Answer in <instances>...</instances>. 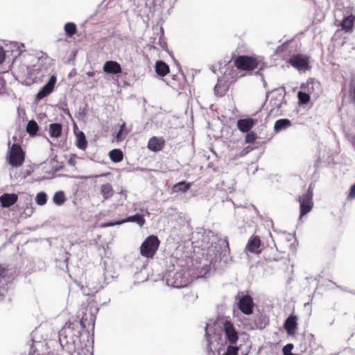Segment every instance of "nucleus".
<instances>
[{
	"mask_svg": "<svg viewBox=\"0 0 355 355\" xmlns=\"http://www.w3.org/2000/svg\"><path fill=\"white\" fill-rule=\"evenodd\" d=\"M129 130L126 128V124L125 122L122 123L120 126V130L117 132L116 135V139L117 141H121L125 139L126 136L128 135Z\"/></svg>",
	"mask_w": 355,
	"mask_h": 355,
	"instance_id": "nucleus-27",
	"label": "nucleus"
},
{
	"mask_svg": "<svg viewBox=\"0 0 355 355\" xmlns=\"http://www.w3.org/2000/svg\"><path fill=\"white\" fill-rule=\"evenodd\" d=\"M25 156L26 153L20 144H13L10 146V142H8L7 161L12 167L21 166L25 161Z\"/></svg>",
	"mask_w": 355,
	"mask_h": 355,
	"instance_id": "nucleus-1",
	"label": "nucleus"
},
{
	"mask_svg": "<svg viewBox=\"0 0 355 355\" xmlns=\"http://www.w3.org/2000/svg\"><path fill=\"white\" fill-rule=\"evenodd\" d=\"M253 150H254L253 147H252L250 146H248L245 147L243 149H242V150L236 155V157H244Z\"/></svg>",
	"mask_w": 355,
	"mask_h": 355,
	"instance_id": "nucleus-39",
	"label": "nucleus"
},
{
	"mask_svg": "<svg viewBox=\"0 0 355 355\" xmlns=\"http://www.w3.org/2000/svg\"><path fill=\"white\" fill-rule=\"evenodd\" d=\"M257 123V121L252 118L239 119L236 122L238 129L242 132H248Z\"/></svg>",
	"mask_w": 355,
	"mask_h": 355,
	"instance_id": "nucleus-14",
	"label": "nucleus"
},
{
	"mask_svg": "<svg viewBox=\"0 0 355 355\" xmlns=\"http://www.w3.org/2000/svg\"><path fill=\"white\" fill-rule=\"evenodd\" d=\"M291 125V122L288 119H282L275 121L274 130L276 132L285 130Z\"/></svg>",
	"mask_w": 355,
	"mask_h": 355,
	"instance_id": "nucleus-23",
	"label": "nucleus"
},
{
	"mask_svg": "<svg viewBox=\"0 0 355 355\" xmlns=\"http://www.w3.org/2000/svg\"><path fill=\"white\" fill-rule=\"evenodd\" d=\"M297 316L290 315L284 322V328L290 336L295 335L297 329Z\"/></svg>",
	"mask_w": 355,
	"mask_h": 355,
	"instance_id": "nucleus-10",
	"label": "nucleus"
},
{
	"mask_svg": "<svg viewBox=\"0 0 355 355\" xmlns=\"http://www.w3.org/2000/svg\"><path fill=\"white\" fill-rule=\"evenodd\" d=\"M18 200V196L15 193H3L0 196V203L3 207H10Z\"/></svg>",
	"mask_w": 355,
	"mask_h": 355,
	"instance_id": "nucleus-17",
	"label": "nucleus"
},
{
	"mask_svg": "<svg viewBox=\"0 0 355 355\" xmlns=\"http://www.w3.org/2000/svg\"><path fill=\"white\" fill-rule=\"evenodd\" d=\"M160 241L157 236H148L140 246V254L142 257L153 259L155 255Z\"/></svg>",
	"mask_w": 355,
	"mask_h": 355,
	"instance_id": "nucleus-5",
	"label": "nucleus"
},
{
	"mask_svg": "<svg viewBox=\"0 0 355 355\" xmlns=\"http://www.w3.org/2000/svg\"><path fill=\"white\" fill-rule=\"evenodd\" d=\"M164 145L165 141L162 137H153L148 141V148L151 151L158 152L164 147Z\"/></svg>",
	"mask_w": 355,
	"mask_h": 355,
	"instance_id": "nucleus-16",
	"label": "nucleus"
},
{
	"mask_svg": "<svg viewBox=\"0 0 355 355\" xmlns=\"http://www.w3.org/2000/svg\"><path fill=\"white\" fill-rule=\"evenodd\" d=\"M46 194L44 192H40L37 194L36 202L39 205H44L46 203Z\"/></svg>",
	"mask_w": 355,
	"mask_h": 355,
	"instance_id": "nucleus-35",
	"label": "nucleus"
},
{
	"mask_svg": "<svg viewBox=\"0 0 355 355\" xmlns=\"http://www.w3.org/2000/svg\"><path fill=\"white\" fill-rule=\"evenodd\" d=\"M5 59V52L2 47H0V64H1Z\"/></svg>",
	"mask_w": 355,
	"mask_h": 355,
	"instance_id": "nucleus-43",
	"label": "nucleus"
},
{
	"mask_svg": "<svg viewBox=\"0 0 355 355\" xmlns=\"http://www.w3.org/2000/svg\"><path fill=\"white\" fill-rule=\"evenodd\" d=\"M56 76H51L49 82L36 94V100L40 101L49 95L54 89L56 83Z\"/></svg>",
	"mask_w": 355,
	"mask_h": 355,
	"instance_id": "nucleus-9",
	"label": "nucleus"
},
{
	"mask_svg": "<svg viewBox=\"0 0 355 355\" xmlns=\"http://www.w3.org/2000/svg\"><path fill=\"white\" fill-rule=\"evenodd\" d=\"M110 174V173H102L100 175H95V178L107 176Z\"/></svg>",
	"mask_w": 355,
	"mask_h": 355,
	"instance_id": "nucleus-44",
	"label": "nucleus"
},
{
	"mask_svg": "<svg viewBox=\"0 0 355 355\" xmlns=\"http://www.w3.org/2000/svg\"><path fill=\"white\" fill-rule=\"evenodd\" d=\"M298 103L300 105H306L310 101V94L304 90L297 92Z\"/></svg>",
	"mask_w": 355,
	"mask_h": 355,
	"instance_id": "nucleus-29",
	"label": "nucleus"
},
{
	"mask_svg": "<svg viewBox=\"0 0 355 355\" xmlns=\"http://www.w3.org/2000/svg\"><path fill=\"white\" fill-rule=\"evenodd\" d=\"M253 300L249 295H243L239 297V310L245 315H250L253 311Z\"/></svg>",
	"mask_w": 355,
	"mask_h": 355,
	"instance_id": "nucleus-7",
	"label": "nucleus"
},
{
	"mask_svg": "<svg viewBox=\"0 0 355 355\" xmlns=\"http://www.w3.org/2000/svg\"><path fill=\"white\" fill-rule=\"evenodd\" d=\"M313 189L314 184H311L309 186L307 191L300 196L297 198V201L300 203V216L303 217L308 213H309L313 207Z\"/></svg>",
	"mask_w": 355,
	"mask_h": 355,
	"instance_id": "nucleus-4",
	"label": "nucleus"
},
{
	"mask_svg": "<svg viewBox=\"0 0 355 355\" xmlns=\"http://www.w3.org/2000/svg\"><path fill=\"white\" fill-rule=\"evenodd\" d=\"M56 76H51L49 82L36 94V100L40 101L49 95L54 89L56 83Z\"/></svg>",
	"mask_w": 355,
	"mask_h": 355,
	"instance_id": "nucleus-8",
	"label": "nucleus"
},
{
	"mask_svg": "<svg viewBox=\"0 0 355 355\" xmlns=\"http://www.w3.org/2000/svg\"><path fill=\"white\" fill-rule=\"evenodd\" d=\"M257 138V136L256 132H254V131H249L245 136L244 141L245 144H252L255 141Z\"/></svg>",
	"mask_w": 355,
	"mask_h": 355,
	"instance_id": "nucleus-34",
	"label": "nucleus"
},
{
	"mask_svg": "<svg viewBox=\"0 0 355 355\" xmlns=\"http://www.w3.org/2000/svg\"><path fill=\"white\" fill-rule=\"evenodd\" d=\"M87 75H88L89 76H90V77H93V76L95 75V73H94V72H93V71H89V72L87 73Z\"/></svg>",
	"mask_w": 355,
	"mask_h": 355,
	"instance_id": "nucleus-45",
	"label": "nucleus"
},
{
	"mask_svg": "<svg viewBox=\"0 0 355 355\" xmlns=\"http://www.w3.org/2000/svg\"><path fill=\"white\" fill-rule=\"evenodd\" d=\"M80 324H81L83 327H85L83 320H78V319H74L73 320H69L67 322L63 327H67L68 330L78 337L80 334L78 329Z\"/></svg>",
	"mask_w": 355,
	"mask_h": 355,
	"instance_id": "nucleus-18",
	"label": "nucleus"
},
{
	"mask_svg": "<svg viewBox=\"0 0 355 355\" xmlns=\"http://www.w3.org/2000/svg\"><path fill=\"white\" fill-rule=\"evenodd\" d=\"M239 77H233V80H231V83L235 82Z\"/></svg>",
	"mask_w": 355,
	"mask_h": 355,
	"instance_id": "nucleus-47",
	"label": "nucleus"
},
{
	"mask_svg": "<svg viewBox=\"0 0 355 355\" xmlns=\"http://www.w3.org/2000/svg\"><path fill=\"white\" fill-rule=\"evenodd\" d=\"M155 71L162 77H164L170 72L168 65L164 61H157L155 64Z\"/></svg>",
	"mask_w": 355,
	"mask_h": 355,
	"instance_id": "nucleus-21",
	"label": "nucleus"
},
{
	"mask_svg": "<svg viewBox=\"0 0 355 355\" xmlns=\"http://www.w3.org/2000/svg\"><path fill=\"white\" fill-rule=\"evenodd\" d=\"M293 349V344L288 343V344L286 345L283 347V349H282L284 355H295V354H293L291 352Z\"/></svg>",
	"mask_w": 355,
	"mask_h": 355,
	"instance_id": "nucleus-38",
	"label": "nucleus"
},
{
	"mask_svg": "<svg viewBox=\"0 0 355 355\" xmlns=\"http://www.w3.org/2000/svg\"><path fill=\"white\" fill-rule=\"evenodd\" d=\"M300 88L309 94H312L320 90V83L313 78H309L306 83L301 85Z\"/></svg>",
	"mask_w": 355,
	"mask_h": 355,
	"instance_id": "nucleus-12",
	"label": "nucleus"
},
{
	"mask_svg": "<svg viewBox=\"0 0 355 355\" xmlns=\"http://www.w3.org/2000/svg\"><path fill=\"white\" fill-rule=\"evenodd\" d=\"M69 163L71 165H74L75 164V161H74V159H72L71 158H70L69 160Z\"/></svg>",
	"mask_w": 355,
	"mask_h": 355,
	"instance_id": "nucleus-46",
	"label": "nucleus"
},
{
	"mask_svg": "<svg viewBox=\"0 0 355 355\" xmlns=\"http://www.w3.org/2000/svg\"><path fill=\"white\" fill-rule=\"evenodd\" d=\"M76 352V355H93L92 352L89 348L87 347H77L76 350L73 352Z\"/></svg>",
	"mask_w": 355,
	"mask_h": 355,
	"instance_id": "nucleus-36",
	"label": "nucleus"
},
{
	"mask_svg": "<svg viewBox=\"0 0 355 355\" xmlns=\"http://www.w3.org/2000/svg\"><path fill=\"white\" fill-rule=\"evenodd\" d=\"M280 106H281V103H279L277 104V107H280Z\"/></svg>",
	"mask_w": 355,
	"mask_h": 355,
	"instance_id": "nucleus-49",
	"label": "nucleus"
},
{
	"mask_svg": "<svg viewBox=\"0 0 355 355\" xmlns=\"http://www.w3.org/2000/svg\"><path fill=\"white\" fill-rule=\"evenodd\" d=\"M78 337L71 333L67 327H62L59 331V342L62 349L69 353L76 350Z\"/></svg>",
	"mask_w": 355,
	"mask_h": 355,
	"instance_id": "nucleus-3",
	"label": "nucleus"
},
{
	"mask_svg": "<svg viewBox=\"0 0 355 355\" xmlns=\"http://www.w3.org/2000/svg\"><path fill=\"white\" fill-rule=\"evenodd\" d=\"M8 269L0 263V278H4L6 276Z\"/></svg>",
	"mask_w": 355,
	"mask_h": 355,
	"instance_id": "nucleus-41",
	"label": "nucleus"
},
{
	"mask_svg": "<svg viewBox=\"0 0 355 355\" xmlns=\"http://www.w3.org/2000/svg\"><path fill=\"white\" fill-rule=\"evenodd\" d=\"M349 97L354 102L355 101V85H351L349 89Z\"/></svg>",
	"mask_w": 355,
	"mask_h": 355,
	"instance_id": "nucleus-42",
	"label": "nucleus"
},
{
	"mask_svg": "<svg viewBox=\"0 0 355 355\" xmlns=\"http://www.w3.org/2000/svg\"><path fill=\"white\" fill-rule=\"evenodd\" d=\"M65 34L68 37H72L77 32L76 25L73 22H67L64 27Z\"/></svg>",
	"mask_w": 355,
	"mask_h": 355,
	"instance_id": "nucleus-28",
	"label": "nucleus"
},
{
	"mask_svg": "<svg viewBox=\"0 0 355 355\" xmlns=\"http://www.w3.org/2000/svg\"><path fill=\"white\" fill-rule=\"evenodd\" d=\"M347 198L349 200L355 198V183L350 187L349 192L347 195Z\"/></svg>",
	"mask_w": 355,
	"mask_h": 355,
	"instance_id": "nucleus-40",
	"label": "nucleus"
},
{
	"mask_svg": "<svg viewBox=\"0 0 355 355\" xmlns=\"http://www.w3.org/2000/svg\"><path fill=\"white\" fill-rule=\"evenodd\" d=\"M355 22V16L352 14L345 16L342 22L340 23V26L342 30L345 32H351L354 28Z\"/></svg>",
	"mask_w": 355,
	"mask_h": 355,
	"instance_id": "nucleus-19",
	"label": "nucleus"
},
{
	"mask_svg": "<svg viewBox=\"0 0 355 355\" xmlns=\"http://www.w3.org/2000/svg\"><path fill=\"white\" fill-rule=\"evenodd\" d=\"M103 70L105 73L112 74H118L122 71L120 64L116 61L112 60L105 62L103 67Z\"/></svg>",
	"mask_w": 355,
	"mask_h": 355,
	"instance_id": "nucleus-15",
	"label": "nucleus"
},
{
	"mask_svg": "<svg viewBox=\"0 0 355 355\" xmlns=\"http://www.w3.org/2000/svg\"><path fill=\"white\" fill-rule=\"evenodd\" d=\"M221 80L218 79V83L214 87V92L216 94L220 96L224 95L225 92L227 90V87L221 83Z\"/></svg>",
	"mask_w": 355,
	"mask_h": 355,
	"instance_id": "nucleus-32",
	"label": "nucleus"
},
{
	"mask_svg": "<svg viewBox=\"0 0 355 355\" xmlns=\"http://www.w3.org/2000/svg\"><path fill=\"white\" fill-rule=\"evenodd\" d=\"M66 200L64 194L62 191H58L55 193L53 196V202L58 205H62Z\"/></svg>",
	"mask_w": 355,
	"mask_h": 355,
	"instance_id": "nucleus-33",
	"label": "nucleus"
},
{
	"mask_svg": "<svg viewBox=\"0 0 355 355\" xmlns=\"http://www.w3.org/2000/svg\"><path fill=\"white\" fill-rule=\"evenodd\" d=\"M224 331L227 340L231 344H236L239 338L238 334L231 322L225 321L224 323Z\"/></svg>",
	"mask_w": 355,
	"mask_h": 355,
	"instance_id": "nucleus-11",
	"label": "nucleus"
},
{
	"mask_svg": "<svg viewBox=\"0 0 355 355\" xmlns=\"http://www.w3.org/2000/svg\"><path fill=\"white\" fill-rule=\"evenodd\" d=\"M260 61L257 57L239 55L234 60V66L241 71L252 72L259 67Z\"/></svg>",
	"mask_w": 355,
	"mask_h": 355,
	"instance_id": "nucleus-2",
	"label": "nucleus"
},
{
	"mask_svg": "<svg viewBox=\"0 0 355 355\" xmlns=\"http://www.w3.org/2000/svg\"><path fill=\"white\" fill-rule=\"evenodd\" d=\"M100 193L105 200L110 198L114 195V190L110 183H106L101 186Z\"/></svg>",
	"mask_w": 355,
	"mask_h": 355,
	"instance_id": "nucleus-22",
	"label": "nucleus"
},
{
	"mask_svg": "<svg viewBox=\"0 0 355 355\" xmlns=\"http://www.w3.org/2000/svg\"><path fill=\"white\" fill-rule=\"evenodd\" d=\"M190 187H191L190 183H186L185 182L182 181V182H180L177 184H175L173 186V189L175 192H178V191L186 192L189 189Z\"/></svg>",
	"mask_w": 355,
	"mask_h": 355,
	"instance_id": "nucleus-30",
	"label": "nucleus"
},
{
	"mask_svg": "<svg viewBox=\"0 0 355 355\" xmlns=\"http://www.w3.org/2000/svg\"><path fill=\"white\" fill-rule=\"evenodd\" d=\"M12 139L14 141H17V137L14 136V137H12Z\"/></svg>",
	"mask_w": 355,
	"mask_h": 355,
	"instance_id": "nucleus-48",
	"label": "nucleus"
},
{
	"mask_svg": "<svg viewBox=\"0 0 355 355\" xmlns=\"http://www.w3.org/2000/svg\"><path fill=\"white\" fill-rule=\"evenodd\" d=\"M39 130V127L36 121L32 120L30 121L26 126V131L31 135H35L37 134Z\"/></svg>",
	"mask_w": 355,
	"mask_h": 355,
	"instance_id": "nucleus-31",
	"label": "nucleus"
},
{
	"mask_svg": "<svg viewBox=\"0 0 355 355\" xmlns=\"http://www.w3.org/2000/svg\"><path fill=\"white\" fill-rule=\"evenodd\" d=\"M261 239L258 236H253L250 238L245 247V250L254 254H260L261 250Z\"/></svg>",
	"mask_w": 355,
	"mask_h": 355,
	"instance_id": "nucleus-13",
	"label": "nucleus"
},
{
	"mask_svg": "<svg viewBox=\"0 0 355 355\" xmlns=\"http://www.w3.org/2000/svg\"><path fill=\"white\" fill-rule=\"evenodd\" d=\"M62 126L60 123H54L49 125V135L51 137L58 138L61 136Z\"/></svg>",
	"mask_w": 355,
	"mask_h": 355,
	"instance_id": "nucleus-24",
	"label": "nucleus"
},
{
	"mask_svg": "<svg viewBox=\"0 0 355 355\" xmlns=\"http://www.w3.org/2000/svg\"><path fill=\"white\" fill-rule=\"evenodd\" d=\"M288 63L298 71H306L311 69L309 57L301 53L293 55L288 60Z\"/></svg>",
	"mask_w": 355,
	"mask_h": 355,
	"instance_id": "nucleus-6",
	"label": "nucleus"
},
{
	"mask_svg": "<svg viewBox=\"0 0 355 355\" xmlns=\"http://www.w3.org/2000/svg\"><path fill=\"white\" fill-rule=\"evenodd\" d=\"M109 156L112 162L118 163L123 160V154L120 149H113L110 151Z\"/></svg>",
	"mask_w": 355,
	"mask_h": 355,
	"instance_id": "nucleus-26",
	"label": "nucleus"
},
{
	"mask_svg": "<svg viewBox=\"0 0 355 355\" xmlns=\"http://www.w3.org/2000/svg\"><path fill=\"white\" fill-rule=\"evenodd\" d=\"M239 348L232 345H230L227 348L226 352L223 355H237Z\"/></svg>",
	"mask_w": 355,
	"mask_h": 355,
	"instance_id": "nucleus-37",
	"label": "nucleus"
},
{
	"mask_svg": "<svg viewBox=\"0 0 355 355\" xmlns=\"http://www.w3.org/2000/svg\"><path fill=\"white\" fill-rule=\"evenodd\" d=\"M128 222L137 223L138 225H139V226L142 227L144 225L146 220L142 215L137 214L134 216H129V217L126 218L125 219H123L121 221H116L114 223H112L111 225H120V224H122L124 223H128Z\"/></svg>",
	"mask_w": 355,
	"mask_h": 355,
	"instance_id": "nucleus-20",
	"label": "nucleus"
},
{
	"mask_svg": "<svg viewBox=\"0 0 355 355\" xmlns=\"http://www.w3.org/2000/svg\"><path fill=\"white\" fill-rule=\"evenodd\" d=\"M76 146L80 150H85L87 147V141L85 135L80 131L76 134Z\"/></svg>",
	"mask_w": 355,
	"mask_h": 355,
	"instance_id": "nucleus-25",
	"label": "nucleus"
}]
</instances>
